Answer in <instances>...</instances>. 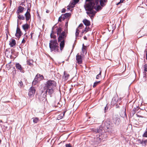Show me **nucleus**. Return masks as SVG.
<instances>
[{
	"instance_id": "nucleus-1",
	"label": "nucleus",
	"mask_w": 147,
	"mask_h": 147,
	"mask_svg": "<svg viewBox=\"0 0 147 147\" xmlns=\"http://www.w3.org/2000/svg\"><path fill=\"white\" fill-rule=\"evenodd\" d=\"M86 1L84 7L87 11L86 13L92 19L96 12L93 9H95L97 11L101 10L102 8L99 5V3L101 6L103 7L105 5V3L107 2V0H86Z\"/></svg>"
},
{
	"instance_id": "nucleus-2",
	"label": "nucleus",
	"mask_w": 147,
	"mask_h": 147,
	"mask_svg": "<svg viewBox=\"0 0 147 147\" xmlns=\"http://www.w3.org/2000/svg\"><path fill=\"white\" fill-rule=\"evenodd\" d=\"M56 86L55 82L53 80H49L46 82L44 89L47 93L51 94L54 92Z\"/></svg>"
},
{
	"instance_id": "nucleus-3",
	"label": "nucleus",
	"mask_w": 147,
	"mask_h": 147,
	"mask_svg": "<svg viewBox=\"0 0 147 147\" xmlns=\"http://www.w3.org/2000/svg\"><path fill=\"white\" fill-rule=\"evenodd\" d=\"M67 36V33L64 31L62 32L61 34H60L59 35L58 41V42H60V46L61 51L63 49L64 47L65 40Z\"/></svg>"
},
{
	"instance_id": "nucleus-4",
	"label": "nucleus",
	"mask_w": 147,
	"mask_h": 147,
	"mask_svg": "<svg viewBox=\"0 0 147 147\" xmlns=\"http://www.w3.org/2000/svg\"><path fill=\"white\" fill-rule=\"evenodd\" d=\"M49 47L51 52H58L59 47L56 40L52 39L50 40Z\"/></svg>"
},
{
	"instance_id": "nucleus-5",
	"label": "nucleus",
	"mask_w": 147,
	"mask_h": 147,
	"mask_svg": "<svg viewBox=\"0 0 147 147\" xmlns=\"http://www.w3.org/2000/svg\"><path fill=\"white\" fill-rule=\"evenodd\" d=\"M43 78L44 77L42 75H41L40 74H37L36 76L34 79L32 83V85H36L37 83L43 80Z\"/></svg>"
},
{
	"instance_id": "nucleus-6",
	"label": "nucleus",
	"mask_w": 147,
	"mask_h": 147,
	"mask_svg": "<svg viewBox=\"0 0 147 147\" xmlns=\"http://www.w3.org/2000/svg\"><path fill=\"white\" fill-rule=\"evenodd\" d=\"M102 131L100 129H98L97 130V133L99 134L98 135L96 136V141L97 143H99L103 139L102 138V134L101 135H100V134L102 133Z\"/></svg>"
},
{
	"instance_id": "nucleus-7",
	"label": "nucleus",
	"mask_w": 147,
	"mask_h": 147,
	"mask_svg": "<svg viewBox=\"0 0 147 147\" xmlns=\"http://www.w3.org/2000/svg\"><path fill=\"white\" fill-rule=\"evenodd\" d=\"M35 92V90L33 87H31L29 90L28 96L30 97L33 96Z\"/></svg>"
},
{
	"instance_id": "nucleus-8",
	"label": "nucleus",
	"mask_w": 147,
	"mask_h": 147,
	"mask_svg": "<svg viewBox=\"0 0 147 147\" xmlns=\"http://www.w3.org/2000/svg\"><path fill=\"white\" fill-rule=\"evenodd\" d=\"M76 60L77 63L78 64H81L82 62V56L79 55V53L76 56Z\"/></svg>"
},
{
	"instance_id": "nucleus-9",
	"label": "nucleus",
	"mask_w": 147,
	"mask_h": 147,
	"mask_svg": "<svg viewBox=\"0 0 147 147\" xmlns=\"http://www.w3.org/2000/svg\"><path fill=\"white\" fill-rule=\"evenodd\" d=\"M30 9H28L27 10L25 14V16L26 17V21H28V20H30L31 18V16L30 13Z\"/></svg>"
},
{
	"instance_id": "nucleus-10",
	"label": "nucleus",
	"mask_w": 147,
	"mask_h": 147,
	"mask_svg": "<svg viewBox=\"0 0 147 147\" xmlns=\"http://www.w3.org/2000/svg\"><path fill=\"white\" fill-rule=\"evenodd\" d=\"M113 120V122L116 125H118L119 123L120 120L119 118L115 116L114 117Z\"/></svg>"
},
{
	"instance_id": "nucleus-11",
	"label": "nucleus",
	"mask_w": 147,
	"mask_h": 147,
	"mask_svg": "<svg viewBox=\"0 0 147 147\" xmlns=\"http://www.w3.org/2000/svg\"><path fill=\"white\" fill-rule=\"evenodd\" d=\"M22 35V32L20 31V30L18 28H17L16 33L15 34L16 36L18 38H19Z\"/></svg>"
},
{
	"instance_id": "nucleus-12",
	"label": "nucleus",
	"mask_w": 147,
	"mask_h": 147,
	"mask_svg": "<svg viewBox=\"0 0 147 147\" xmlns=\"http://www.w3.org/2000/svg\"><path fill=\"white\" fill-rule=\"evenodd\" d=\"M79 0H73L70 3V6L74 7L75 5L79 1Z\"/></svg>"
},
{
	"instance_id": "nucleus-13",
	"label": "nucleus",
	"mask_w": 147,
	"mask_h": 147,
	"mask_svg": "<svg viewBox=\"0 0 147 147\" xmlns=\"http://www.w3.org/2000/svg\"><path fill=\"white\" fill-rule=\"evenodd\" d=\"M24 8L21 6H20L18 7L17 10L16 11L17 14H19L20 13H22L24 11Z\"/></svg>"
},
{
	"instance_id": "nucleus-14",
	"label": "nucleus",
	"mask_w": 147,
	"mask_h": 147,
	"mask_svg": "<svg viewBox=\"0 0 147 147\" xmlns=\"http://www.w3.org/2000/svg\"><path fill=\"white\" fill-rule=\"evenodd\" d=\"M18 17V20H17V22L18 23L19 20H24L25 19V17L23 16H21L19 15V14H18L17 16Z\"/></svg>"
},
{
	"instance_id": "nucleus-15",
	"label": "nucleus",
	"mask_w": 147,
	"mask_h": 147,
	"mask_svg": "<svg viewBox=\"0 0 147 147\" xmlns=\"http://www.w3.org/2000/svg\"><path fill=\"white\" fill-rule=\"evenodd\" d=\"M16 67L17 69L19 70L20 71H22V68L21 65L19 63H16Z\"/></svg>"
},
{
	"instance_id": "nucleus-16",
	"label": "nucleus",
	"mask_w": 147,
	"mask_h": 147,
	"mask_svg": "<svg viewBox=\"0 0 147 147\" xmlns=\"http://www.w3.org/2000/svg\"><path fill=\"white\" fill-rule=\"evenodd\" d=\"M16 44V41L14 39H12L10 41L9 45L11 47H13Z\"/></svg>"
},
{
	"instance_id": "nucleus-17",
	"label": "nucleus",
	"mask_w": 147,
	"mask_h": 147,
	"mask_svg": "<svg viewBox=\"0 0 147 147\" xmlns=\"http://www.w3.org/2000/svg\"><path fill=\"white\" fill-rule=\"evenodd\" d=\"M83 22L84 24L87 26H89L90 24V21L86 19L83 20Z\"/></svg>"
},
{
	"instance_id": "nucleus-18",
	"label": "nucleus",
	"mask_w": 147,
	"mask_h": 147,
	"mask_svg": "<svg viewBox=\"0 0 147 147\" xmlns=\"http://www.w3.org/2000/svg\"><path fill=\"white\" fill-rule=\"evenodd\" d=\"M29 27V26L27 24H26L22 25V28L25 31L27 30Z\"/></svg>"
},
{
	"instance_id": "nucleus-19",
	"label": "nucleus",
	"mask_w": 147,
	"mask_h": 147,
	"mask_svg": "<svg viewBox=\"0 0 147 147\" xmlns=\"http://www.w3.org/2000/svg\"><path fill=\"white\" fill-rule=\"evenodd\" d=\"M33 61L32 60H29L27 61V64L30 66H32L33 65Z\"/></svg>"
},
{
	"instance_id": "nucleus-20",
	"label": "nucleus",
	"mask_w": 147,
	"mask_h": 147,
	"mask_svg": "<svg viewBox=\"0 0 147 147\" xmlns=\"http://www.w3.org/2000/svg\"><path fill=\"white\" fill-rule=\"evenodd\" d=\"M70 15V14L69 13H66L64 14L63 15V20H64L65 18H67L69 17Z\"/></svg>"
},
{
	"instance_id": "nucleus-21",
	"label": "nucleus",
	"mask_w": 147,
	"mask_h": 147,
	"mask_svg": "<svg viewBox=\"0 0 147 147\" xmlns=\"http://www.w3.org/2000/svg\"><path fill=\"white\" fill-rule=\"evenodd\" d=\"M62 30V28H57V34L58 36L60 34H61V32Z\"/></svg>"
},
{
	"instance_id": "nucleus-22",
	"label": "nucleus",
	"mask_w": 147,
	"mask_h": 147,
	"mask_svg": "<svg viewBox=\"0 0 147 147\" xmlns=\"http://www.w3.org/2000/svg\"><path fill=\"white\" fill-rule=\"evenodd\" d=\"M65 112V111H64L63 112V113L61 114L60 115H58L57 117V119H62L64 116Z\"/></svg>"
},
{
	"instance_id": "nucleus-23",
	"label": "nucleus",
	"mask_w": 147,
	"mask_h": 147,
	"mask_svg": "<svg viewBox=\"0 0 147 147\" xmlns=\"http://www.w3.org/2000/svg\"><path fill=\"white\" fill-rule=\"evenodd\" d=\"M147 143V140H142V142L141 143V144H142V145L145 146L146 145V144Z\"/></svg>"
},
{
	"instance_id": "nucleus-24",
	"label": "nucleus",
	"mask_w": 147,
	"mask_h": 147,
	"mask_svg": "<svg viewBox=\"0 0 147 147\" xmlns=\"http://www.w3.org/2000/svg\"><path fill=\"white\" fill-rule=\"evenodd\" d=\"M39 121V119L38 118L35 117L33 118V122L34 123H36Z\"/></svg>"
},
{
	"instance_id": "nucleus-25",
	"label": "nucleus",
	"mask_w": 147,
	"mask_h": 147,
	"mask_svg": "<svg viewBox=\"0 0 147 147\" xmlns=\"http://www.w3.org/2000/svg\"><path fill=\"white\" fill-rule=\"evenodd\" d=\"M86 47L84 46V44H83V47L82 48V51L84 53H86Z\"/></svg>"
},
{
	"instance_id": "nucleus-26",
	"label": "nucleus",
	"mask_w": 147,
	"mask_h": 147,
	"mask_svg": "<svg viewBox=\"0 0 147 147\" xmlns=\"http://www.w3.org/2000/svg\"><path fill=\"white\" fill-rule=\"evenodd\" d=\"M64 75L65 78V80H67L69 76V75L68 74H67L65 73V72H64Z\"/></svg>"
},
{
	"instance_id": "nucleus-27",
	"label": "nucleus",
	"mask_w": 147,
	"mask_h": 147,
	"mask_svg": "<svg viewBox=\"0 0 147 147\" xmlns=\"http://www.w3.org/2000/svg\"><path fill=\"white\" fill-rule=\"evenodd\" d=\"M100 81L96 82L94 83L93 87L94 88L98 84L100 83Z\"/></svg>"
},
{
	"instance_id": "nucleus-28",
	"label": "nucleus",
	"mask_w": 147,
	"mask_h": 147,
	"mask_svg": "<svg viewBox=\"0 0 147 147\" xmlns=\"http://www.w3.org/2000/svg\"><path fill=\"white\" fill-rule=\"evenodd\" d=\"M90 28H86L85 29L83 30H82V33H84V32H86L89 30H90Z\"/></svg>"
},
{
	"instance_id": "nucleus-29",
	"label": "nucleus",
	"mask_w": 147,
	"mask_h": 147,
	"mask_svg": "<svg viewBox=\"0 0 147 147\" xmlns=\"http://www.w3.org/2000/svg\"><path fill=\"white\" fill-rule=\"evenodd\" d=\"M54 32H53V31H52V32L50 36L51 38H56V36H55L53 34Z\"/></svg>"
},
{
	"instance_id": "nucleus-30",
	"label": "nucleus",
	"mask_w": 147,
	"mask_h": 147,
	"mask_svg": "<svg viewBox=\"0 0 147 147\" xmlns=\"http://www.w3.org/2000/svg\"><path fill=\"white\" fill-rule=\"evenodd\" d=\"M80 31L78 28H77L76 30V37L78 36L79 34Z\"/></svg>"
},
{
	"instance_id": "nucleus-31",
	"label": "nucleus",
	"mask_w": 147,
	"mask_h": 147,
	"mask_svg": "<svg viewBox=\"0 0 147 147\" xmlns=\"http://www.w3.org/2000/svg\"><path fill=\"white\" fill-rule=\"evenodd\" d=\"M101 73V71H100L99 74L96 76V79H98L100 77Z\"/></svg>"
},
{
	"instance_id": "nucleus-32",
	"label": "nucleus",
	"mask_w": 147,
	"mask_h": 147,
	"mask_svg": "<svg viewBox=\"0 0 147 147\" xmlns=\"http://www.w3.org/2000/svg\"><path fill=\"white\" fill-rule=\"evenodd\" d=\"M143 136L147 137V130H146L145 132L144 133Z\"/></svg>"
},
{
	"instance_id": "nucleus-33",
	"label": "nucleus",
	"mask_w": 147,
	"mask_h": 147,
	"mask_svg": "<svg viewBox=\"0 0 147 147\" xmlns=\"http://www.w3.org/2000/svg\"><path fill=\"white\" fill-rule=\"evenodd\" d=\"M74 7H72V6H70V4H69V5L67 6V9L68 10H70V9L71 8H73Z\"/></svg>"
},
{
	"instance_id": "nucleus-34",
	"label": "nucleus",
	"mask_w": 147,
	"mask_h": 147,
	"mask_svg": "<svg viewBox=\"0 0 147 147\" xmlns=\"http://www.w3.org/2000/svg\"><path fill=\"white\" fill-rule=\"evenodd\" d=\"M18 85L21 87H22L23 86L22 82H19V83L18 84Z\"/></svg>"
},
{
	"instance_id": "nucleus-35",
	"label": "nucleus",
	"mask_w": 147,
	"mask_h": 147,
	"mask_svg": "<svg viewBox=\"0 0 147 147\" xmlns=\"http://www.w3.org/2000/svg\"><path fill=\"white\" fill-rule=\"evenodd\" d=\"M147 65H144V70L145 71H147Z\"/></svg>"
},
{
	"instance_id": "nucleus-36",
	"label": "nucleus",
	"mask_w": 147,
	"mask_h": 147,
	"mask_svg": "<svg viewBox=\"0 0 147 147\" xmlns=\"http://www.w3.org/2000/svg\"><path fill=\"white\" fill-rule=\"evenodd\" d=\"M125 0H120V1L119 2V3H118L117 4V5H118L120 3H122L123 1H124Z\"/></svg>"
},
{
	"instance_id": "nucleus-37",
	"label": "nucleus",
	"mask_w": 147,
	"mask_h": 147,
	"mask_svg": "<svg viewBox=\"0 0 147 147\" xmlns=\"http://www.w3.org/2000/svg\"><path fill=\"white\" fill-rule=\"evenodd\" d=\"M142 140L139 139L138 140V142L139 143L141 144V143L142 142Z\"/></svg>"
},
{
	"instance_id": "nucleus-38",
	"label": "nucleus",
	"mask_w": 147,
	"mask_h": 147,
	"mask_svg": "<svg viewBox=\"0 0 147 147\" xmlns=\"http://www.w3.org/2000/svg\"><path fill=\"white\" fill-rule=\"evenodd\" d=\"M65 146L66 147H71L70 144H66Z\"/></svg>"
},
{
	"instance_id": "nucleus-39",
	"label": "nucleus",
	"mask_w": 147,
	"mask_h": 147,
	"mask_svg": "<svg viewBox=\"0 0 147 147\" xmlns=\"http://www.w3.org/2000/svg\"><path fill=\"white\" fill-rule=\"evenodd\" d=\"M61 19H63V17L62 16H61L59 18V19H58L59 21H61Z\"/></svg>"
},
{
	"instance_id": "nucleus-40",
	"label": "nucleus",
	"mask_w": 147,
	"mask_h": 147,
	"mask_svg": "<svg viewBox=\"0 0 147 147\" xmlns=\"http://www.w3.org/2000/svg\"><path fill=\"white\" fill-rule=\"evenodd\" d=\"M66 10L65 9H63L62 11V13H65V12Z\"/></svg>"
},
{
	"instance_id": "nucleus-41",
	"label": "nucleus",
	"mask_w": 147,
	"mask_h": 147,
	"mask_svg": "<svg viewBox=\"0 0 147 147\" xmlns=\"http://www.w3.org/2000/svg\"><path fill=\"white\" fill-rule=\"evenodd\" d=\"M83 26V24H80L79 25V27L78 28H79L80 27H82V26Z\"/></svg>"
},
{
	"instance_id": "nucleus-42",
	"label": "nucleus",
	"mask_w": 147,
	"mask_h": 147,
	"mask_svg": "<svg viewBox=\"0 0 147 147\" xmlns=\"http://www.w3.org/2000/svg\"><path fill=\"white\" fill-rule=\"evenodd\" d=\"M25 40L24 39H23V40H22V43H25Z\"/></svg>"
},
{
	"instance_id": "nucleus-43",
	"label": "nucleus",
	"mask_w": 147,
	"mask_h": 147,
	"mask_svg": "<svg viewBox=\"0 0 147 147\" xmlns=\"http://www.w3.org/2000/svg\"><path fill=\"white\" fill-rule=\"evenodd\" d=\"M108 107H105V112L106 111V110H107V109H108Z\"/></svg>"
},
{
	"instance_id": "nucleus-44",
	"label": "nucleus",
	"mask_w": 147,
	"mask_h": 147,
	"mask_svg": "<svg viewBox=\"0 0 147 147\" xmlns=\"http://www.w3.org/2000/svg\"><path fill=\"white\" fill-rule=\"evenodd\" d=\"M65 26L66 27H67V26H68V22H66V23H65Z\"/></svg>"
},
{
	"instance_id": "nucleus-45",
	"label": "nucleus",
	"mask_w": 147,
	"mask_h": 147,
	"mask_svg": "<svg viewBox=\"0 0 147 147\" xmlns=\"http://www.w3.org/2000/svg\"><path fill=\"white\" fill-rule=\"evenodd\" d=\"M146 51V59L147 60V51Z\"/></svg>"
},
{
	"instance_id": "nucleus-46",
	"label": "nucleus",
	"mask_w": 147,
	"mask_h": 147,
	"mask_svg": "<svg viewBox=\"0 0 147 147\" xmlns=\"http://www.w3.org/2000/svg\"><path fill=\"white\" fill-rule=\"evenodd\" d=\"M49 12V11L48 10H47V11H46V12L47 13Z\"/></svg>"
},
{
	"instance_id": "nucleus-47",
	"label": "nucleus",
	"mask_w": 147,
	"mask_h": 147,
	"mask_svg": "<svg viewBox=\"0 0 147 147\" xmlns=\"http://www.w3.org/2000/svg\"><path fill=\"white\" fill-rule=\"evenodd\" d=\"M84 39H86V36L84 37Z\"/></svg>"
},
{
	"instance_id": "nucleus-48",
	"label": "nucleus",
	"mask_w": 147,
	"mask_h": 147,
	"mask_svg": "<svg viewBox=\"0 0 147 147\" xmlns=\"http://www.w3.org/2000/svg\"><path fill=\"white\" fill-rule=\"evenodd\" d=\"M57 103L58 104L59 103V102H58V101H57Z\"/></svg>"
},
{
	"instance_id": "nucleus-49",
	"label": "nucleus",
	"mask_w": 147,
	"mask_h": 147,
	"mask_svg": "<svg viewBox=\"0 0 147 147\" xmlns=\"http://www.w3.org/2000/svg\"><path fill=\"white\" fill-rule=\"evenodd\" d=\"M1 142V140H0V143Z\"/></svg>"
}]
</instances>
